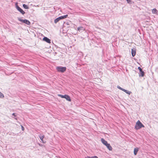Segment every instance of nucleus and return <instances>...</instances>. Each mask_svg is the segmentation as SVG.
<instances>
[{"mask_svg": "<svg viewBox=\"0 0 158 158\" xmlns=\"http://www.w3.org/2000/svg\"><path fill=\"white\" fill-rule=\"evenodd\" d=\"M23 7L25 9H28L29 8V7L25 4H23Z\"/></svg>", "mask_w": 158, "mask_h": 158, "instance_id": "nucleus-16", "label": "nucleus"}, {"mask_svg": "<svg viewBox=\"0 0 158 158\" xmlns=\"http://www.w3.org/2000/svg\"><path fill=\"white\" fill-rule=\"evenodd\" d=\"M12 115L13 116H14V117H12V118H14L15 119L17 120V119L15 118V117L16 116V115H15V113H13L12 114Z\"/></svg>", "mask_w": 158, "mask_h": 158, "instance_id": "nucleus-21", "label": "nucleus"}, {"mask_svg": "<svg viewBox=\"0 0 158 158\" xmlns=\"http://www.w3.org/2000/svg\"><path fill=\"white\" fill-rule=\"evenodd\" d=\"M126 1H127V3H128L129 4H132V1H131V0H126Z\"/></svg>", "mask_w": 158, "mask_h": 158, "instance_id": "nucleus-20", "label": "nucleus"}, {"mask_svg": "<svg viewBox=\"0 0 158 158\" xmlns=\"http://www.w3.org/2000/svg\"><path fill=\"white\" fill-rule=\"evenodd\" d=\"M56 69L58 72L64 73L66 70V68L65 67L59 66L57 67Z\"/></svg>", "mask_w": 158, "mask_h": 158, "instance_id": "nucleus-5", "label": "nucleus"}, {"mask_svg": "<svg viewBox=\"0 0 158 158\" xmlns=\"http://www.w3.org/2000/svg\"><path fill=\"white\" fill-rule=\"evenodd\" d=\"M85 158H98V157L96 156H94L92 157H90L89 156H87L85 157Z\"/></svg>", "mask_w": 158, "mask_h": 158, "instance_id": "nucleus-18", "label": "nucleus"}, {"mask_svg": "<svg viewBox=\"0 0 158 158\" xmlns=\"http://www.w3.org/2000/svg\"><path fill=\"white\" fill-rule=\"evenodd\" d=\"M77 30L78 31L80 32L81 30L84 31L85 29L82 27H79L77 28Z\"/></svg>", "mask_w": 158, "mask_h": 158, "instance_id": "nucleus-10", "label": "nucleus"}, {"mask_svg": "<svg viewBox=\"0 0 158 158\" xmlns=\"http://www.w3.org/2000/svg\"><path fill=\"white\" fill-rule=\"evenodd\" d=\"M17 19L19 21L22 22L23 23H25L28 25H31V23L28 20L26 19H23L19 17H18Z\"/></svg>", "mask_w": 158, "mask_h": 158, "instance_id": "nucleus-3", "label": "nucleus"}, {"mask_svg": "<svg viewBox=\"0 0 158 158\" xmlns=\"http://www.w3.org/2000/svg\"><path fill=\"white\" fill-rule=\"evenodd\" d=\"M123 91L124 92H125L126 94H128L129 95H130L131 93V91H130L128 90H126V89H123Z\"/></svg>", "mask_w": 158, "mask_h": 158, "instance_id": "nucleus-11", "label": "nucleus"}, {"mask_svg": "<svg viewBox=\"0 0 158 158\" xmlns=\"http://www.w3.org/2000/svg\"><path fill=\"white\" fill-rule=\"evenodd\" d=\"M131 51L132 56L133 57H134L135 56L136 54V49H132Z\"/></svg>", "mask_w": 158, "mask_h": 158, "instance_id": "nucleus-9", "label": "nucleus"}, {"mask_svg": "<svg viewBox=\"0 0 158 158\" xmlns=\"http://www.w3.org/2000/svg\"><path fill=\"white\" fill-rule=\"evenodd\" d=\"M144 127V126L139 120L136 123L135 126V128L137 130H139L142 127Z\"/></svg>", "mask_w": 158, "mask_h": 158, "instance_id": "nucleus-2", "label": "nucleus"}, {"mask_svg": "<svg viewBox=\"0 0 158 158\" xmlns=\"http://www.w3.org/2000/svg\"><path fill=\"white\" fill-rule=\"evenodd\" d=\"M58 96L62 98H65L68 101L70 102L71 100L70 97L68 95H62L61 94H58Z\"/></svg>", "mask_w": 158, "mask_h": 158, "instance_id": "nucleus-4", "label": "nucleus"}, {"mask_svg": "<svg viewBox=\"0 0 158 158\" xmlns=\"http://www.w3.org/2000/svg\"><path fill=\"white\" fill-rule=\"evenodd\" d=\"M4 97V95L1 92H0V98H3Z\"/></svg>", "mask_w": 158, "mask_h": 158, "instance_id": "nucleus-19", "label": "nucleus"}, {"mask_svg": "<svg viewBox=\"0 0 158 158\" xmlns=\"http://www.w3.org/2000/svg\"><path fill=\"white\" fill-rule=\"evenodd\" d=\"M140 74H139V76L140 77H143L144 76V71L143 70L140 72Z\"/></svg>", "mask_w": 158, "mask_h": 158, "instance_id": "nucleus-13", "label": "nucleus"}, {"mask_svg": "<svg viewBox=\"0 0 158 158\" xmlns=\"http://www.w3.org/2000/svg\"><path fill=\"white\" fill-rule=\"evenodd\" d=\"M138 151V148H135L134 149V153L135 155H136L137 154V153Z\"/></svg>", "mask_w": 158, "mask_h": 158, "instance_id": "nucleus-14", "label": "nucleus"}, {"mask_svg": "<svg viewBox=\"0 0 158 158\" xmlns=\"http://www.w3.org/2000/svg\"><path fill=\"white\" fill-rule=\"evenodd\" d=\"M15 5L16 8L22 15H24L25 14V12L18 6L17 3H15Z\"/></svg>", "mask_w": 158, "mask_h": 158, "instance_id": "nucleus-6", "label": "nucleus"}, {"mask_svg": "<svg viewBox=\"0 0 158 158\" xmlns=\"http://www.w3.org/2000/svg\"><path fill=\"white\" fill-rule=\"evenodd\" d=\"M101 140L102 143L107 147V148L109 150H112V148L110 145V144L108 143L103 138H102L101 139Z\"/></svg>", "mask_w": 158, "mask_h": 158, "instance_id": "nucleus-1", "label": "nucleus"}, {"mask_svg": "<svg viewBox=\"0 0 158 158\" xmlns=\"http://www.w3.org/2000/svg\"><path fill=\"white\" fill-rule=\"evenodd\" d=\"M117 88L118 89H120V90H122V91H123V89H123V88H122L121 87H120L119 86V85H118V86H117Z\"/></svg>", "mask_w": 158, "mask_h": 158, "instance_id": "nucleus-22", "label": "nucleus"}, {"mask_svg": "<svg viewBox=\"0 0 158 158\" xmlns=\"http://www.w3.org/2000/svg\"><path fill=\"white\" fill-rule=\"evenodd\" d=\"M60 18V17L56 18V19L54 20V23H57L59 21H60V20H61Z\"/></svg>", "mask_w": 158, "mask_h": 158, "instance_id": "nucleus-12", "label": "nucleus"}, {"mask_svg": "<svg viewBox=\"0 0 158 158\" xmlns=\"http://www.w3.org/2000/svg\"><path fill=\"white\" fill-rule=\"evenodd\" d=\"M138 69L139 70L140 72L142 70V69L140 67H138Z\"/></svg>", "mask_w": 158, "mask_h": 158, "instance_id": "nucleus-23", "label": "nucleus"}, {"mask_svg": "<svg viewBox=\"0 0 158 158\" xmlns=\"http://www.w3.org/2000/svg\"><path fill=\"white\" fill-rule=\"evenodd\" d=\"M21 128H22V129L23 131L24 130V127L23 126H21Z\"/></svg>", "mask_w": 158, "mask_h": 158, "instance_id": "nucleus-24", "label": "nucleus"}, {"mask_svg": "<svg viewBox=\"0 0 158 158\" xmlns=\"http://www.w3.org/2000/svg\"><path fill=\"white\" fill-rule=\"evenodd\" d=\"M39 137H40V140L41 141L44 143H45L46 142V141L43 140L44 138V135H41L40 134L39 135Z\"/></svg>", "mask_w": 158, "mask_h": 158, "instance_id": "nucleus-7", "label": "nucleus"}, {"mask_svg": "<svg viewBox=\"0 0 158 158\" xmlns=\"http://www.w3.org/2000/svg\"><path fill=\"white\" fill-rule=\"evenodd\" d=\"M68 16V15H66L64 16H61L60 17V19H62L66 18Z\"/></svg>", "mask_w": 158, "mask_h": 158, "instance_id": "nucleus-15", "label": "nucleus"}, {"mask_svg": "<svg viewBox=\"0 0 158 158\" xmlns=\"http://www.w3.org/2000/svg\"><path fill=\"white\" fill-rule=\"evenodd\" d=\"M157 11V10L156 9H155V8H154L152 10V13H154V14H156V13Z\"/></svg>", "mask_w": 158, "mask_h": 158, "instance_id": "nucleus-17", "label": "nucleus"}, {"mask_svg": "<svg viewBox=\"0 0 158 158\" xmlns=\"http://www.w3.org/2000/svg\"><path fill=\"white\" fill-rule=\"evenodd\" d=\"M43 40L45 41L48 43H50L51 40L46 37H44L43 39Z\"/></svg>", "mask_w": 158, "mask_h": 158, "instance_id": "nucleus-8", "label": "nucleus"}]
</instances>
